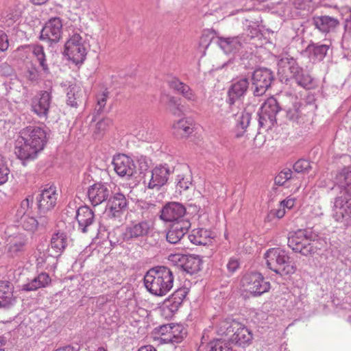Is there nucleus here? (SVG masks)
Returning a JSON list of instances; mask_svg holds the SVG:
<instances>
[{
	"mask_svg": "<svg viewBox=\"0 0 351 351\" xmlns=\"http://www.w3.org/2000/svg\"><path fill=\"white\" fill-rule=\"evenodd\" d=\"M47 141V132L42 127L28 125L19 132L14 152L21 160L34 159Z\"/></svg>",
	"mask_w": 351,
	"mask_h": 351,
	"instance_id": "obj_1",
	"label": "nucleus"
},
{
	"mask_svg": "<svg viewBox=\"0 0 351 351\" xmlns=\"http://www.w3.org/2000/svg\"><path fill=\"white\" fill-rule=\"evenodd\" d=\"M335 182L341 189L334 204V217L337 221L351 219V171L343 168L336 176Z\"/></svg>",
	"mask_w": 351,
	"mask_h": 351,
	"instance_id": "obj_2",
	"label": "nucleus"
},
{
	"mask_svg": "<svg viewBox=\"0 0 351 351\" xmlns=\"http://www.w3.org/2000/svg\"><path fill=\"white\" fill-rule=\"evenodd\" d=\"M174 276L167 267H156L149 269L144 277L147 290L157 296H163L173 288Z\"/></svg>",
	"mask_w": 351,
	"mask_h": 351,
	"instance_id": "obj_3",
	"label": "nucleus"
},
{
	"mask_svg": "<svg viewBox=\"0 0 351 351\" xmlns=\"http://www.w3.org/2000/svg\"><path fill=\"white\" fill-rule=\"evenodd\" d=\"M69 239L64 232L54 233L51 239L50 247L47 255L45 253L37 258L38 264L45 266L46 269H54L59 257L68 245Z\"/></svg>",
	"mask_w": 351,
	"mask_h": 351,
	"instance_id": "obj_4",
	"label": "nucleus"
},
{
	"mask_svg": "<svg viewBox=\"0 0 351 351\" xmlns=\"http://www.w3.org/2000/svg\"><path fill=\"white\" fill-rule=\"evenodd\" d=\"M267 267L281 276L295 273V266L289 261L287 252L280 248L269 249L265 254Z\"/></svg>",
	"mask_w": 351,
	"mask_h": 351,
	"instance_id": "obj_5",
	"label": "nucleus"
},
{
	"mask_svg": "<svg viewBox=\"0 0 351 351\" xmlns=\"http://www.w3.org/2000/svg\"><path fill=\"white\" fill-rule=\"evenodd\" d=\"M279 71L282 69V72L286 73L289 71L291 77H293L296 83L306 89H310L313 86V78L311 76L300 67L296 60L293 58L285 57L278 62Z\"/></svg>",
	"mask_w": 351,
	"mask_h": 351,
	"instance_id": "obj_6",
	"label": "nucleus"
},
{
	"mask_svg": "<svg viewBox=\"0 0 351 351\" xmlns=\"http://www.w3.org/2000/svg\"><path fill=\"white\" fill-rule=\"evenodd\" d=\"M88 44L77 33L71 35L64 45V53L75 64L82 63L86 56Z\"/></svg>",
	"mask_w": 351,
	"mask_h": 351,
	"instance_id": "obj_7",
	"label": "nucleus"
},
{
	"mask_svg": "<svg viewBox=\"0 0 351 351\" xmlns=\"http://www.w3.org/2000/svg\"><path fill=\"white\" fill-rule=\"evenodd\" d=\"M311 240V232L300 229L290 234L288 237V245L295 252L307 256L313 252V248L310 243Z\"/></svg>",
	"mask_w": 351,
	"mask_h": 351,
	"instance_id": "obj_8",
	"label": "nucleus"
},
{
	"mask_svg": "<svg viewBox=\"0 0 351 351\" xmlns=\"http://www.w3.org/2000/svg\"><path fill=\"white\" fill-rule=\"evenodd\" d=\"M245 290L254 296H260L270 289V283L266 281L260 273L253 272L245 274L242 278Z\"/></svg>",
	"mask_w": 351,
	"mask_h": 351,
	"instance_id": "obj_9",
	"label": "nucleus"
},
{
	"mask_svg": "<svg viewBox=\"0 0 351 351\" xmlns=\"http://www.w3.org/2000/svg\"><path fill=\"white\" fill-rule=\"evenodd\" d=\"M154 229V223L151 221L142 220L132 221L128 224L123 233L125 241L136 240L147 236Z\"/></svg>",
	"mask_w": 351,
	"mask_h": 351,
	"instance_id": "obj_10",
	"label": "nucleus"
},
{
	"mask_svg": "<svg viewBox=\"0 0 351 351\" xmlns=\"http://www.w3.org/2000/svg\"><path fill=\"white\" fill-rule=\"evenodd\" d=\"M162 343H175L181 342L186 335V332L181 324H166L156 329Z\"/></svg>",
	"mask_w": 351,
	"mask_h": 351,
	"instance_id": "obj_11",
	"label": "nucleus"
},
{
	"mask_svg": "<svg viewBox=\"0 0 351 351\" xmlns=\"http://www.w3.org/2000/svg\"><path fill=\"white\" fill-rule=\"evenodd\" d=\"M273 79L272 72L269 69H258L255 70L252 77L254 95H263L270 86Z\"/></svg>",
	"mask_w": 351,
	"mask_h": 351,
	"instance_id": "obj_12",
	"label": "nucleus"
},
{
	"mask_svg": "<svg viewBox=\"0 0 351 351\" xmlns=\"http://www.w3.org/2000/svg\"><path fill=\"white\" fill-rule=\"evenodd\" d=\"M186 208L180 203L171 202L166 204L160 211V218L165 222L175 223L180 221L189 220L185 218Z\"/></svg>",
	"mask_w": 351,
	"mask_h": 351,
	"instance_id": "obj_13",
	"label": "nucleus"
},
{
	"mask_svg": "<svg viewBox=\"0 0 351 351\" xmlns=\"http://www.w3.org/2000/svg\"><path fill=\"white\" fill-rule=\"evenodd\" d=\"M107 200L106 215L110 219L120 218L128 206L125 196L121 193H114Z\"/></svg>",
	"mask_w": 351,
	"mask_h": 351,
	"instance_id": "obj_14",
	"label": "nucleus"
},
{
	"mask_svg": "<svg viewBox=\"0 0 351 351\" xmlns=\"http://www.w3.org/2000/svg\"><path fill=\"white\" fill-rule=\"evenodd\" d=\"M279 110L280 107L276 99L273 97L268 98L262 104L258 113L260 125H274L276 122V116Z\"/></svg>",
	"mask_w": 351,
	"mask_h": 351,
	"instance_id": "obj_15",
	"label": "nucleus"
},
{
	"mask_svg": "<svg viewBox=\"0 0 351 351\" xmlns=\"http://www.w3.org/2000/svg\"><path fill=\"white\" fill-rule=\"evenodd\" d=\"M62 23L60 18L51 19L43 27L40 39L50 43H58L62 37Z\"/></svg>",
	"mask_w": 351,
	"mask_h": 351,
	"instance_id": "obj_16",
	"label": "nucleus"
},
{
	"mask_svg": "<svg viewBox=\"0 0 351 351\" xmlns=\"http://www.w3.org/2000/svg\"><path fill=\"white\" fill-rule=\"evenodd\" d=\"M19 51L21 58H25L26 59H32L35 58L38 62L40 67L45 73L49 72L48 64L46 61V56L44 52V48L41 45H29L22 46L19 48Z\"/></svg>",
	"mask_w": 351,
	"mask_h": 351,
	"instance_id": "obj_17",
	"label": "nucleus"
},
{
	"mask_svg": "<svg viewBox=\"0 0 351 351\" xmlns=\"http://www.w3.org/2000/svg\"><path fill=\"white\" fill-rule=\"evenodd\" d=\"M110 190L106 183L96 182L90 186L87 191L89 202L93 206L106 202L110 197Z\"/></svg>",
	"mask_w": 351,
	"mask_h": 351,
	"instance_id": "obj_18",
	"label": "nucleus"
},
{
	"mask_svg": "<svg viewBox=\"0 0 351 351\" xmlns=\"http://www.w3.org/2000/svg\"><path fill=\"white\" fill-rule=\"evenodd\" d=\"M112 165L115 172L121 177L130 178L134 175L136 166L133 160L125 154L114 157Z\"/></svg>",
	"mask_w": 351,
	"mask_h": 351,
	"instance_id": "obj_19",
	"label": "nucleus"
},
{
	"mask_svg": "<svg viewBox=\"0 0 351 351\" xmlns=\"http://www.w3.org/2000/svg\"><path fill=\"white\" fill-rule=\"evenodd\" d=\"M312 24L316 29L324 34L335 32L340 25L337 18L328 15L314 16Z\"/></svg>",
	"mask_w": 351,
	"mask_h": 351,
	"instance_id": "obj_20",
	"label": "nucleus"
},
{
	"mask_svg": "<svg viewBox=\"0 0 351 351\" xmlns=\"http://www.w3.org/2000/svg\"><path fill=\"white\" fill-rule=\"evenodd\" d=\"M75 218L78 223V229L83 233L90 232L95 223V214L87 206H81L75 213Z\"/></svg>",
	"mask_w": 351,
	"mask_h": 351,
	"instance_id": "obj_21",
	"label": "nucleus"
},
{
	"mask_svg": "<svg viewBox=\"0 0 351 351\" xmlns=\"http://www.w3.org/2000/svg\"><path fill=\"white\" fill-rule=\"evenodd\" d=\"M170 173V169L167 165L156 166L151 172L147 187L160 189L167 183Z\"/></svg>",
	"mask_w": 351,
	"mask_h": 351,
	"instance_id": "obj_22",
	"label": "nucleus"
},
{
	"mask_svg": "<svg viewBox=\"0 0 351 351\" xmlns=\"http://www.w3.org/2000/svg\"><path fill=\"white\" fill-rule=\"evenodd\" d=\"M58 193L55 186L43 189L37 197L38 207L41 213L51 210L56 204Z\"/></svg>",
	"mask_w": 351,
	"mask_h": 351,
	"instance_id": "obj_23",
	"label": "nucleus"
},
{
	"mask_svg": "<svg viewBox=\"0 0 351 351\" xmlns=\"http://www.w3.org/2000/svg\"><path fill=\"white\" fill-rule=\"evenodd\" d=\"M191 225L189 220L180 221L171 224L167 232V241L171 244L178 243L188 232Z\"/></svg>",
	"mask_w": 351,
	"mask_h": 351,
	"instance_id": "obj_24",
	"label": "nucleus"
},
{
	"mask_svg": "<svg viewBox=\"0 0 351 351\" xmlns=\"http://www.w3.org/2000/svg\"><path fill=\"white\" fill-rule=\"evenodd\" d=\"M330 47V44L311 43L303 51V54L313 62H320L326 56Z\"/></svg>",
	"mask_w": 351,
	"mask_h": 351,
	"instance_id": "obj_25",
	"label": "nucleus"
},
{
	"mask_svg": "<svg viewBox=\"0 0 351 351\" xmlns=\"http://www.w3.org/2000/svg\"><path fill=\"white\" fill-rule=\"evenodd\" d=\"M6 242L8 252L12 256H15L25 250L27 238L23 233L17 232L9 235Z\"/></svg>",
	"mask_w": 351,
	"mask_h": 351,
	"instance_id": "obj_26",
	"label": "nucleus"
},
{
	"mask_svg": "<svg viewBox=\"0 0 351 351\" xmlns=\"http://www.w3.org/2000/svg\"><path fill=\"white\" fill-rule=\"evenodd\" d=\"M249 87V82L246 78H241L233 83L228 90V102L232 105L243 97Z\"/></svg>",
	"mask_w": 351,
	"mask_h": 351,
	"instance_id": "obj_27",
	"label": "nucleus"
},
{
	"mask_svg": "<svg viewBox=\"0 0 351 351\" xmlns=\"http://www.w3.org/2000/svg\"><path fill=\"white\" fill-rule=\"evenodd\" d=\"M51 103V95L47 91L43 92L40 97L32 101L33 111L40 117L47 115Z\"/></svg>",
	"mask_w": 351,
	"mask_h": 351,
	"instance_id": "obj_28",
	"label": "nucleus"
},
{
	"mask_svg": "<svg viewBox=\"0 0 351 351\" xmlns=\"http://www.w3.org/2000/svg\"><path fill=\"white\" fill-rule=\"evenodd\" d=\"M173 134L178 138H185L193 132V121L187 118H182L172 125Z\"/></svg>",
	"mask_w": 351,
	"mask_h": 351,
	"instance_id": "obj_29",
	"label": "nucleus"
},
{
	"mask_svg": "<svg viewBox=\"0 0 351 351\" xmlns=\"http://www.w3.org/2000/svg\"><path fill=\"white\" fill-rule=\"evenodd\" d=\"M218 45L219 47L226 53H237L242 47L241 38L236 37H219L218 38Z\"/></svg>",
	"mask_w": 351,
	"mask_h": 351,
	"instance_id": "obj_30",
	"label": "nucleus"
},
{
	"mask_svg": "<svg viewBox=\"0 0 351 351\" xmlns=\"http://www.w3.org/2000/svg\"><path fill=\"white\" fill-rule=\"evenodd\" d=\"M21 14L19 8L16 6L8 7L5 8L1 14L0 23L5 27H9L16 23Z\"/></svg>",
	"mask_w": 351,
	"mask_h": 351,
	"instance_id": "obj_31",
	"label": "nucleus"
},
{
	"mask_svg": "<svg viewBox=\"0 0 351 351\" xmlns=\"http://www.w3.org/2000/svg\"><path fill=\"white\" fill-rule=\"evenodd\" d=\"M179 261L183 270L188 274H195L201 269L202 261L197 256L183 255L179 258Z\"/></svg>",
	"mask_w": 351,
	"mask_h": 351,
	"instance_id": "obj_32",
	"label": "nucleus"
},
{
	"mask_svg": "<svg viewBox=\"0 0 351 351\" xmlns=\"http://www.w3.org/2000/svg\"><path fill=\"white\" fill-rule=\"evenodd\" d=\"M185 298V293L182 290L175 291L165 302L162 306L164 312L168 311L172 315L176 312Z\"/></svg>",
	"mask_w": 351,
	"mask_h": 351,
	"instance_id": "obj_33",
	"label": "nucleus"
},
{
	"mask_svg": "<svg viewBox=\"0 0 351 351\" xmlns=\"http://www.w3.org/2000/svg\"><path fill=\"white\" fill-rule=\"evenodd\" d=\"M168 83L171 88L177 90L188 101H195L197 100V96L193 90L187 84L180 82L178 79L173 78Z\"/></svg>",
	"mask_w": 351,
	"mask_h": 351,
	"instance_id": "obj_34",
	"label": "nucleus"
},
{
	"mask_svg": "<svg viewBox=\"0 0 351 351\" xmlns=\"http://www.w3.org/2000/svg\"><path fill=\"white\" fill-rule=\"evenodd\" d=\"M188 237L190 241L195 245H206L211 241L213 236L208 230L197 228L193 230Z\"/></svg>",
	"mask_w": 351,
	"mask_h": 351,
	"instance_id": "obj_35",
	"label": "nucleus"
},
{
	"mask_svg": "<svg viewBox=\"0 0 351 351\" xmlns=\"http://www.w3.org/2000/svg\"><path fill=\"white\" fill-rule=\"evenodd\" d=\"M83 97V90L80 85L76 84L69 86L66 93V104L71 107L77 108Z\"/></svg>",
	"mask_w": 351,
	"mask_h": 351,
	"instance_id": "obj_36",
	"label": "nucleus"
},
{
	"mask_svg": "<svg viewBox=\"0 0 351 351\" xmlns=\"http://www.w3.org/2000/svg\"><path fill=\"white\" fill-rule=\"evenodd\" d=\"M51 282V278L47 273H41L32 279L28 283L23 286L25 291H36L38 289L43 288L49 285Z\"/></svg>",
	"mask_w": 351,
	"mask_h": 351,
	"instance_id": "obj_37",
	"label": "nucleus"
},
{
	"mask_svg": "<svg viewBox=\"0 0 351 351\" xmlns=\"http://www.w3.org/2000/svg\"><path fill=\"white\" fill-rule=\"evenodd\" d=\"M176 184L180 191L189 189L192 184V175L188 167H184V170L176 176Z\"/></svg>",
	"mask_w": 351,
	"mask_h": 351,
	"instance_id": "obj_38",
	"label": "nucleus"
},
{
	"mask_svg": "<svg viewBox=\"0 0 351 351\" xmlns=\"http://www.w3.org/2000/svg\"><path fill=\"white\" fill-rule=\"evenodd\" d=\"M14 301L13 294L8 282H0V308L7 307Z\"/></svg>",
	"mask_w": 351,
	"mask_h": 351,
	"instance_id": "obj_39",
	"label": "nucleus"
},
{
	"mask_svg": "<svg viewBox=\"0 0 351 351\" xmlns=\"http://www.w3.org/2000/svg\"><path fill=\"white\" fill-rule=\"evenodd\" d=\"M33 205V197H28L23 199L19 207L18 208L16 213V220L25 216H28L33 214L32 206Z\"/></svg>",
	"mask_w": 351,
	"mask_h": 351,
	"instance_id": "obj_40",
	"label": "nucleus"
},
{
	"mask_svg": "<svg viewBox=\"0 0 351 351\" xmlns=\"http://www.w3.org/2000/svg\"><path fill=\"white\" fill-rule=\"evenodd\" d=\"M252 335L249 329L245 326H240L233 335V340L242 345L251 341Z\"/></svg>",
	"mask_w": 351,
	"mask_h": 351,
	"instance_id": "obj_41",
	"label": "nucleus"
},
{
	"mask_svg": "<svg viewBox=\"0 0 351 351\" xmlns=\"http://www.w3.org/2000/svg\"><path fill=\"white\" fill-rule=\"evenodd\" d=\"M302 104L300 101H295L291 106L286 110L287 118L293 122L299 123L302 118L301 107Z\"/></svg>",
	"mask_w": 351,
	"mask_h": 351,
	"instance_id": "obj_42",
	"label": "nucleus"
},
{
	"mask_svg": "<svg viewBox=\"0 0 351 351\" xmlns=\"http://www.w3.org/2000/svg\"><path fill=\"white\" fill-rule=\"evenodd\" d=\"M17 221L20 223L23 229L32 232L36 230L38 224L37 220L33 217L32 215L19 219H17Z\"/></svg>",
	"mask_w": 351,
	"mask_h": 351,
	"instance_id": "obj_43",
	"label": "nucleus"
},
{
	"mask_svg": "<svg viewBox=\"0 0 351 351\" xmlns=\"http://www.w3.org/2000/svg\"><path fill=\"white\" fill-rule=\"evenodd\" d=\"M10 172L5 158L0 154V185L5 184L8 180Z\"/></svg>",
	"mask_w": 351,
	"mask_h": 351,
	"instance_id": "obj_44",
	"label": "nucleus"
},
{
	"mask_svg": "<svg viewBox=\"0 0 351 351\" xmlns=\"http://www.w3.org/2000/svg\"><path fill=\"white\" fill-rule=\"evenodd\" d=\"M292 171L289 169L282 170L275 178V183L279 186L284 185L288 180L293 178Z\"/></svg>",
	"mask_w": 351,
	"mask_h": 351,
	"instance_id": "obj_45",
	"label": "nucleus"
},
{
	"mask_svg": "<svg viewBox=\"0 0 351 351\" xmlns=\"http://www.w3.org/2000/svg\"><path fill=\"white\" fill-rule=\"evenodd\" d=\"M217 331L220 335H228L232 332L233 328L230 320L223 319L220 321L217 325Z\"/></svg>",
	"mask_w": 351,
	"mask_h": 351,
	"instance_id": "obj_46",
	"label": "nucleus"
},
{
	"mask_svg": "<svg viewBox=\"0 0 351 351\" xmlns=\"http://www.w3.org/2000/svg\"><path fill=\"white\" fill-rule=\"evenodd\" d=\"M208 351H232L226 342L217 339L211 341L208 345Z\"/></svg>",
	"mask_w": 351,
	"mask_h": 351,
	"instance_id": "obj_47",
	"label": "nucleus"
},
{
	"mask_svg": "<svg viewBox=\"0 0 351 351\" xmlns=\"http://www.w3.org/2000/svg\"><path fill=\"white\" fill-rule=\"evenodd\" d=\"M24 75L27 80L31 82H36L40 77L38 69L32 64L30 66L27 65V69L24 73Z\"/></svg>",
	"mask_w": 351,
	"mask_h": 351,
	"instance_id": "obj_48",
	"label": "nucleus"
},
{
	"mask_svg": "<svg viewBox=\"0 0 351 351\" xmlns=\"http://www.w3.org/2000/svg\"><path fill=\"white\" fill-rule=\"evenodd\" d=\"M311 168L310 162L307 160L300 159L298 160L293 165V169L297 173H305Z\"/></svg>",
	"mask_w": 351,
	"mask_h": 351,
	"instance_id": "obj_49",
	"label": "nucleus"
},
{
	"mask_svg": "<svg viewBox=\"0 0 351 351\" xmlns=\"http://www.w3.org/2000/svg\"><path fill=\"white\" fill-rule=\"evenodd\" d=\"M251 114L246 112H243L237 119L238 124L242 129L247 128L250 123Z\"/></svg>",
	"mask_w": 351,
	"mask_h": 351,
	"instance_id": "obj_50",
	"label": "nucleus"
},
{
	"mask_svg": "<svg viewBox=\"0 0 351 351\" xmlns=\"http://www.w3.org/2000/svg\"><path fill=\"white\" fill-rule=\"evenodd\" d=\"M108 99V93L103 92L101 94H99L97 96V106L96 110L98 112H101L103 110V108L105 107L106 104Z\"/></svg>",
	"mask_w": 351,
	"mask_h": 351,
	"instance_id": "obj_51",
	"label": "nucleus"
},
{
	"mask_svg": "<svg viewBox=\"0 0 351 351\" xmlns=\"http://www.w3.org/2000/svg\"><path fill=\"white\" fill-rule=\"evenodd\" d=\"M343 39L344 40H351V15L346 19Z\"/></svg>",
	"mask_w": 351,
	"mask_h": 351,
	"instance_id": "obj_52",
	"label": "nucleus"
},
{
	"mask_svg": "<svg viewBox=\"0 0 351 351\" xmlns=\"http://www.w3.org/2000/svg\"><path fill=\"white\" fill-rule=\"evenodd\" d=\"M9 47V42L7 34L0 29V51H5Z\"/></svg>",
	"mask_w": 351,
	"mask_h": 351,
	"instance_id": "obj_53",
	"label": "nucleus"
},
{
	"mask_svg": "<svg viewBox=\"0 0 351 351\" xmlns=\"http://www.w3.org/2000/svg\"><path fill=\"white\" fill-rule=\"evenodd\" d=\"M239 267V261L237 258H230L228 264H227V269L228 270L233 273Z\"/></svg>",
	"mask_w": 351,
	"mask_h": 351,
	"instance_id": "obj_54",
	"label": "nucleus"
},
{
	"mask_svg": "<svg viewBox=\"0 0 351 351\" xmlns=\"http://www.w3.org/2000/svg\"><path fill=\"white\" fill-rule=\"evenodd\" d=\"M295 202V198L288 197L280 202V206L285 208L291 209L293 207Z\"/></svg>",
	"mask_w": 351,
	"mask_h": 351,
	"instance_id": "obj_55",
	"label": "nucleus"
},
{
	"mask_svg": "<svg viewBox=\"0 0 351 351\" xmlns=\"http://www.w3.org/2000/svg\"><path fill=\"white\" fill-rule=\"evenodd\" d=\"M110 123L111 121L110 119H102L100 121L97 122V128L98 130H105Z\"/></svg>",
	"mask_w": 351,
	"mask_h": 351,
	"instance_id": "obj_56",
	"label": "nucleus"
},
{
	"mask_svg": "<svg viewBox=\"0 0 351 351\" xmlns=\"http://www.w3.org/2000/svg\"><path fill=\"white\" fill-rule=\"evenodd\" d=\"M137 351H157V350L152 345H146L141 346Z\"/></svg>",
	"mask_w": 351,
	"mask_h": 351,
	"instance_id": "obj_57",
	"label": "nucleus"
},
{
	"mask_svg": "<svg viewBox=\"0 0 351 351\" xmlns=\"http://www.w3.org/2000/svg\"><path fill=\"white\" fill-rule=\"evenodd\" d=\"M54 351H78V349L72 346H66L62 348L56 349Z\"/></svg>",
	"mask_w": 351,
	"mask_h": 351,
	"instance_id": "obj_58",
	"label": "nucleus"
},
{
	"mask_svg": "<svg viewBox=\"0 0 351 351\" xmlns=\"http://www.w3.org/2000/svg\"><path fill=\"white\" fill-rule=\"evenodd\" d=\"M285 208L282 207L276 211V215L278 218H282L285 216Z\"/></svg>",
	"mask_w": 351,
	"mask_h": 351,
	"instance_id": "obj_59",
	"label": "nucleus"
},
{
	"mask_svg": "<svg viewBox=\"0 0 351 351\" xmlns=\"http://www.w3.org/2000/svg\"><path fill=\"white\" fill-rule=\"evenodd\" d=\"M140 164H141V169H146L148 167L147 162H145V158H141L140 160Z\"/></svg>",
	"mask_w": 351,
	"mask_h": 351,
	"instance_id": "obj_60",
	"label": "nucleus"
},
{
	"mask_svg": "<svg viewBox=\"0 0 351 351\" xmlns=\"http://www.w3.org/2000/svg\"><path fill=\"white\" fill-rule=\"evenodd\" d=\"M48 0H32V3L36 5H41L45 3Z\"/></svg>",
	"mask_w": 351,
	"mask_h": 351,
	"instance_id": "obj_61",
	"label": "nucleus"
},
{
	"mask_svg": "<svg viewBox=\"0 0 351 351\" xmlns=\"http://www.w3.org/2000/svg\"><path fill=\"white\" fill-rule=\"evenodd\" d=\"M3 247H4V246L2 243V239H1V237H0V254L2 253Z\"/></svg>",
	"mask_w": 351,
	"mask_h": 351,
	"instance_id": "obj_62",
	"label": "nucleus"
},
{
	"mask_svg": "<svg viewBox=\"0 0 351 351\" xmlns=\"http://www.w3.org/2000/svg\"><path fill=\"white\" fill-rule=\"evenodd\" d=\"M3 344V338L1 337H0V350H2L1 347Z\"/></svg>",
	"mask_w": 351,
	"mask_h": 351,
	"instance_id": "obj_63",
	"label": "nucleus"
},
{
	"mask_svg": "<svg viewBox=\"0 0 351 351\" xmlns=\"http://www.w3.org/2000/svg\"><path fill=\"white\" fill-rule=\"evenodd\" d=\"M97 351H106L104 348H99Z\"/></svg>",
	"mask_w": 351,
	"mask_h": 351,
	"instance_id": "obj_64",
	"label": "nucleus"
}]
</instances>
